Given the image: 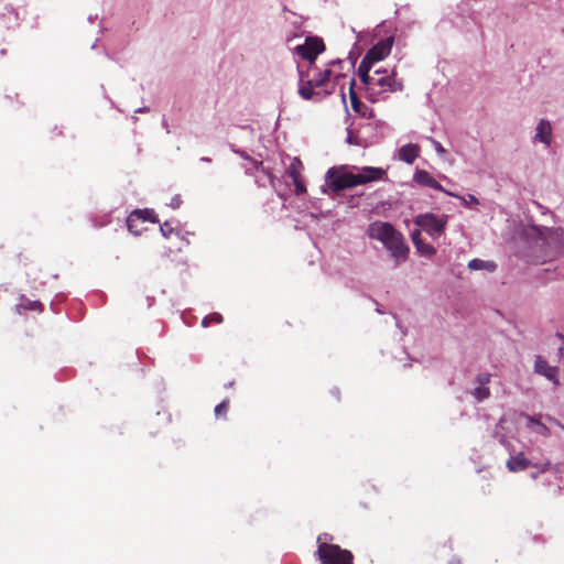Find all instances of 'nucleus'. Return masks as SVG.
Segmentation results:
<instances>
[{"instance_id":"24","label":"nucleus","mask_w":564,"mask_h":564,"mask_svg":"<svg viewBox=\"0 0 564 564\" xmlns=\"http://www.w3.org/2000/svg\"><path fill=\"white\" fill-rule=\"evenodd\" d=\"M24 310L29 311H43V304L40 301H32L29 299H22L20 304Z\"/></svg>"},{"instance_id":"7","label":"nucleus","mask_w":564,"mask_h":564,"mask_svg":"<svg viewBox=\"0 0 564 564\" xmlns=\"http://www.w3.org/2000/svg\"><path fill=\"white\" fill-rule=\"evenodd\" d=\"M241 155L242 158L249 160L252 163V167L247 169L246 173L253 176L256 178V183L259 186H265L267 182L273 185L274 176L268 167L263 166V163L261 161L253 160L249 155H246L243 153Z\"/></svg>"},{"instance_id":"6","label":"nucleus","mask_w":564,"mask_h":564,"mask_svg":"<svg viewBox=\"0 0 564 564\" xmlns=\"http://www.w3.org/2000/svg\"><path fill=\"white\" fill-rule=\"evenodd\" d=\"M384 247L390 252L397 264L404 262L408 259L410 249L405 243L403 235L399 230L392 235Z\"/></svg>"},{"instance_id":"11","label":"nucleus","mask_w":564,"mask_h":564,"mask_svg":"<svg viewBox=\"0 0 564 564\" xmlns=\"http://www.w3.org/2000/svg\"><path fill=\"white\" fill-rule=\"evenodd\" d=\"M144 220H150L152 223L158 221L155 219L152 210L144 209V210L132 212L127 219V226H128L129 231H131L133 234H139L138 223L144 221Z\"/></svg>"},{"instance_id":"29","label":"nucleus","mask_w":564,"mask_h":564,"mask_svg":"<svg viewBox=\"0 0 564 564\" xmlns=\"http://www.w3.org/2000/svg\"><path fill=\"white\" fill-rule=\"evenodd\" d=\"M293 183H294V186H295V194L296 195H301V194H304L306 192V186H305V184H304L302 178L293 181Z\"/></svg>"},{"instance_id":"26","label":"nucleus","mask_w":564,"mask_h":564,"mask_svg":"<svg viewBox=\"0 0 564 564\" xmlns=\"http://www.w3.org/2000/svg\"><path fill=\"white\" fill-rule=\"evenodd\" d=\"M473 394L477 401H482L490 397V390L488 387L479 386L474 390Z\"/></svg>"},{"instance_id":"32","label":"nucleus","mask_w":564,"mask_h":564,"mask_svg":"<svg viewBox=\"0 0 564 564\" xmlns=\"http://www.w3.org/2000/svg\"><path fill=\"white\" fill-rule=\"evenodd\" d=\"M529 420H530V422L536 423L539 425V429H540L539 433H541L545 436L549 435V429L544 424L540 423L539 420H535L533 417H529Z\"/></svg>"},{"instance_id":"19","label":"nucleus","mask_w":564,"mask_h":564,"mask_svg":"<svg viewBox=\"0 0 564 564\" xmlns=\"http://www.w3.org/2000/svg\"><path fill=\"white\" fill-rule=\"evenodd\" d=\"M354 86H355V79H351L350 86H349V97H350L351 108L354 109L355 112L365 115V110L367 109V106L359 99V97L357 96V94L354 89Z\"/></svg>"},{"instance_id":"4","label":"nucleus","mask_w":564,"mask_h":564,"mask_svg":"<svg viewBox=\"0 0 564 564\" xmlns=\"http://www.w3.org/2000/svg\"><path fill=\"white\" fill-rule=\"evenodd\" d=\"M325 51V44L322 39L317 36H310L305 42L295 47V52L303 59L308 61L311 65L314 64L317 56Z\"/></svg>"},{"instance_id":"14","label":"nucleus","mask_w":564,"mask_h":564,"mask_svg":"<svg viewBox=\"0 0 564 564\" xmlns=\"http://www.w3.org/2000/svg\"><path fill=\"white\" fill-rule=\"evenodd\" d=\"M414 180L417 184L426 187H431L437 191H443L446 194L454 196L452 193L446 192L443 186L426 171H417L415 173Z\"/></svg>"},{"instance_id":"17","label":"nucleus","mask_w":564,"mask_h":564,"mask_svg":"<svg viewBox=\"0 0 564 564\" xmlns=\"http://www.w3.org/2000/svg\"><path fill=\"white\" fill-rule=\"evenodd\" d=\"M420 148L416 144H405L399 150V158L401 161L412 164L419 156Z\"/></svg>"},{"instance_id":"31","label":"nucleus","mask_w":564,"mask_h":564,"mask_svg":"<svg viewBox=\"0 0 564 564\" xmlns=\"http://www.w3.org/2000/svg\"><path fill=\"white\" fill-rule=\"evenodd\" d=\"M411 239L414 247L419 246L423 241V239L421 238V231L417 229L414 230L411 235Z\"/></svg>"},{"instance_id":"8","label":"nucleus","mask_w":564,"mask_h":564,"mask_svg":"<svg viewBox=\"0 0 564 564\" xmlns=\"http://www.w3.org/2000/svg\"><path fill=\"white\" fill-rule=\"evenodd\" d=\"M395 231L397 229L392 224L379 220L371 223L367 228L368 237L380 241L383 246L388 243Z\"/></svg>"},{"instance_id":"10","label":"nucleus","mask_w":564,"mask_h":564,"mask_svg":"<svg viewBox=\"0 0 564 564\" xmlns=\"http://www.w3.org/2000/svg\"><path fill=\"white\" fill-rule=\"evenodd\" d=\"M392 44V37L381 40L375 44L364 57L367 58V61H370L372 64L382 61L390 54Z\"/></svg>"},{"instance_id":"1","label":"nucleus","mask_w":564,"mask_h":564,"mask_svg":"<svg viewBox=\"0 0 564 564\" xmlns=\"http://www.w3.org/2000/svg\"><path fill=\"white\" fill-rule=\"evenodd\" d=\"M354 170L356 172L349 171L345 166L329 169L326 173V182L329 188L338 193L358 185L387 178V171L382 167L364 166L354 167Z\"/></svg>"},{"instance_id":"23","label":"nucleus","mask_w":564,"mask_h":564,"mask_svg":"<svg viewBox=\"0 0 564 564\" xmlns=\"http://www.w3.org/2000/svg\"><path fill=\"white\" fill-rule=\"evenodd\" d=\"M416 251L423 257H433L436 253V249L424 241H422L419 246L415 247Z\"/></svg>"},{"instance_id":"13","label":"nucleus","mask_w":564,"mask_h":564,"mask_svg":"<svg viewBox=\"0 0 564 564\" xmlns=\"http://www.w3.org/2000/svg\"><path fill=\"white\" fill-rule=\"evenodd\" d=\"M383 74H387V70H384ZM375 75L376 79H373L369 86H379L383 90L388 91H395L398 89H401V85L397 86V82L393 78V72L391 75H382L380 70H376Z\"/></svg>"},{"instance_id":"28","label":"nucleus","mask_w":564,"mask_h":564,"mask_svg":"<svg viewBox=\"0 0 564 564\" xmlns=\"http://www.w3.org/2000/svg\"><path fill=\"white\" fill-rule=\"evenodd\" d=\"M476 382L479 386L487 387V384L490 382V375L489 373H479L476 377Z\"/></svg>"},{"instance_id":"22","label":"nucleus","mask_w":564,"mask_h":564,"mask_svg":"<svg viewBox=\"0 0 564 564\" xmlns=\"http://www.w3.org/2000/svg\"><path fill=\"white\" fill-rule=\"evenodd\" d=\"M496 264L491 261H484L480 259H473L468 262V268L470 270H487V271H495Z\"/></svg>"},{"instance_id":"35","label":"nucleus","mask_w":564,"mask_h":564,"mask_svg":"<svg viewBox=\"0 0 564 564\" xmlns=\"http://www.w3.org/2000/svg\"><path fill=\"white\" fill-rule=\"evenodd\" d=\"M469 202L478 203L477 198L474 195H469Z\"/></svg>"},{"instance_id":"20","label":"nucleus","mask_w":564,"mask_h":564,"mask_svg":"<svg viewBox=\"0 0 564 564\" xmlns=\"http://www.w3.org/2000/svg\"><path fill=\"white\" fill-rule=\"evenodd\" d=\"M302 161L299 158H294L286 170V174L292 178V181H296L302 178Z\"/></svg>"},{"instance_id":"5","label":"nucleus","mask_w":564,"mask_h":564,"mask_svg":"<svg viewBox=\"0 0 564 564\" xmlns=\"http://www.w3.org/2000/svg\"><path fill=\"white\" fill-rule=\"evenodd\" d=\"M415 224L425 230L430 236L435 237L440 236L446 225V218H440L434 214L426 213L419 215L415 218Z\"/></svg>"},{"instance_id":"36","label":"nucleus","mask_w":564,"mask_h":564,"mask_svg":"<svg viewBox=\"0 0 564 564\" xmlns=\"http://www.w3.org/2000/svg\"><path fill=\"white\" fill-rule=\"evenodd\" d=\"M202 161L210 162V159H208V158H202Z\"/></svg>"},{"instance_id":"30","label":"nucleus","mask_w":564,"mask_h":564,"mask_svg":"<svg viewBox=\"0 0 564 564\" xmlns=\"http://www.w3.org/2000/svg\"><path fill=\"white\" fill-rule=\"evenodd\" d=\"M160 229L162 235L166 238H171V236L175 234L174 228L171 227L169 223H164Z\"/></svg>"},{"instance_id":"16","label":"nucleus","mask_w":564,"mask_h":564,"mask_svg":"<svg viewBox=\"0 0 564 564\" xmlns=\"http://www.w3.org/2000/svg\"><path fill=\"white\" fill-rule=\"evenodd\" d=\"M552 139V128L551 123L547 120H540L536 127L535 140L543 142L545 144H550Z\"/></svg>"},{"instance_id":"21","label":"nucleus","mask_w":564,"mask_h":564,"mask_svg":"<svg viewBox=\"0 0 564 564\" xmlns=\"http://www.w3.org/2000/svg\"><path fill=\"white\" fill-rule=\"evenodd\" d=\"M1 18L3 19V23L7 29L18 24L19 15L12 7H7L4 12L1 14Z\"/></svg>"},{"instance_id":"15","label":"nucleus","mask_w":564,"mask_h":564,"mask_svg":"<svg viewBox=\"0 0 564 564\" xmlns=\"http://www.w3.org/2000/svg\"><path fill=\"white\" fill-rule=\"evenodd\" d=\"M531 465V462L524 456L523 453H519L516 456H511L506 464L508 470L511 473L525 470Z\"/></svg>"},{"instance_id":"25","label":"nucleus","mask_w":564,"mask_h":564,"mask_svg":"<svg viewBox=\"0 0 564 564\" xmlns=\"http://www.w3.org/2000/svg\"><path fill=\"white\" fill-rule=\"evenodd\" d=\"M223 322V315L219 313H213L205 316L202 321L204 327H208L210 324H220Z\"/></svg>"},{"instance_id":"33","label":"nucleus","mask_w":564,"mask_h":564,"mask_svg":"<svg viewBox=\"0 0 564 564\" xmlns=\"http://www.w3.org/2000/svg\"><path fill=\"white\" fill-rule=\"evenodd\" d=\"M434 145H435V150L438 153H444L445 152V149L442 147V144L440 142L434 141Z\"/></svg>"},{"instance_id":"34","label":"nucleus","mask_w":564,"mask_h":564,"mask_svg":"<svg viewBox=\"0 0 564 564\" xmlns=\"http://www.w3.org/2000/svg\"><path fill=\"white\" fill-rule=\"evenodd\" d=\"M550 465L551 464L549 462L546 464H544V466L541 468V471L542 473L546 471L549 469Z\"/></svg>"},{"instance_id":"18","label":"nucleus","mask_w":564,"mask_h":564,"mask_svg":"<svg viewBox=\"0 0 564 564\" xmlns=\"http://www.w3.org/2000/svg\"><path fill=\"white\" fill-rule=\"evenodd\" d=\"M371 66H372V63L370 61H367V58H362L359 66H358V76L360 78V80L365 84V85H370L372 83L373 79H376V76H370L369 72L371 69Z\"/></svg>"},{"instance_id":"9","label":"nucleus","mask_w":564,"mask_h":564,"mask_svg":"<svg viewBox=\"0 0 564 564\" xmlns=\"http://www.w3.org/2000/svg\"><path fill=\"white\" fill-rule=\"evenodd\" d=\"M395 231L397 229L392 224L379 220L371 223L367 228L368 237L380 241L383 246L388 243Z\"/></svg>"},{"instance_id":"3","label":"nucleus","mask_w":564,"mask_h":564,"mask_svg":"<svg viewBox=\"0 0 564 564\" xmlns=\"http://www.w3.org/2000/svg\"><path fill=\"white\" fill-rule=\"evenodd\" d=\"M321 564H354V555L350 551L341 549L337 544L323 541V536L317 538V550L315 552Z\"/></svg>"},{"instance_id":"12","label":"nucleus","mask_w":564,"mask_h":564,"mask_svg":"<svg viewBox=\"0 0 564 564\" xmlns=\"http://www.w3.org/2000/svg\"><path fill=\"white\" fill-rule=\"evenodd\" d=\"M534 370L536 373L542 375L545 378H547L554 384H558L557 367L550 366L547 364V361L544 358H542L541 356H536V358H535Z\"/></svg>"},{"instance_id":"2","label":"nucleus","mask_w":564,"mask_h":564,"mask_svg":"<svg viewBox=\"0 0 564 564\" xmlns=\"http://www.w3.org/2000/svg\"><path fill=\"white\" fill-rule=\"evenodd\" d=\"M332 75L333 72L328 68L318 70L311 66L306 72L299 69V95L305 100H323L334 93Z\"/></svg>"},{"instance_id":"27","label":"nucleus","mask_w":564,"mask_h":564,"mask_svg":"<svg viewBox=\"0 0 564 564\" xmlns=\"http://www.w3.org/2000/svg\"><path fill=\"white\" fill-rule=\"evenodd\" d=\"M228 408H229V401L228 400H224L221 403H219L218 405H216L215 408V415L217 417L219 416H226L227 412H228Z\"/></svg>"}]
</instances>
